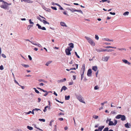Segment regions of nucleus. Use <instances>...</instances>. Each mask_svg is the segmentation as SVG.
I'll use <instances>...</instances> for the list:
<instances>
[{"label": "nucleus", "instance_id": "423d86ee", "mask_svg": "<svg viewBox=\"0 0 131 131\" xmlns=\"http://www.w3.org/2000/svg\"><path fill=\"white\" fill-rule=\"evenodd\" d=\"M37 89H38L40 90L41 91H43L44 92H45L46 93L43 95L44 96H46L48 94V93H49V92H47V91L45 90H43V89H41L40 88H38Z\"/></svg>", "mask_w": 131, "mask_h": 131}, {"label": "nucleus", "instance_id": "4be33fe9", "mask_svg": "<svg viewBox=\"0 0 131 131\" xmlns=\"http://www.w3.org/2000/svg\"><path fill=\"white\" fill-rule=\"evenodd\" d=\"M76 10V9H73V8H72L71 9H69V10L70 11H71V12H75Z\"/></svg>", "mask_w": 131, "mask_h": 131}, {"label": "nucleus", "instance_id": "4d7b16f0", "mask_svg": "<svg viewBox=\"0 0 131 131\" xmlns=\"http://www.w3.org/2000/svg\"><path fill=\"white\" fill-rule=\"evenodd\" d=\"M96 51L98 52H103V51H102V49H101V50H100L99 49H97L96 50Z\"/></svg>", "mask_w": 131, "mask_h": 131}, {"label": "nucleus", "instance_id": "de8ad7c7", "mask_svg": "<svg viewBox=\"0 0 131 131\" xmlns=\"http://www.w3.org/2000/svg\"><path fill=\"white\" fill-rule=\"evenodd\" d=\"M111 118H109V119H108L107 120H106V123H107V122L108 121H109V122H110V121H111Z\"/></svg>", "mask_w": 131, "mask_h": 131}, {"label": "nucleus", "instance_id": "20e7f679", "mask_svg": "<svg viewBox=\"0 0 131 131\" xmlns=\"http://www.w3.org/2000/svg\"><path fill=\"white\" fill-rule=\"evenodd\" d=\"M114 123L112 121H110L108 124V125L110 126L115 125L117 123V121L115 119L114 120Z\"/></svg>", "mask_w": 131, "mask_h": 131}, {"label": "nucleus", "instance_id": "9b49d317", "mask_svg": "<svg viewBox=\"0 0 131 131\" xmlns=\"http://www.w3.org/2000/svg\"><path fill=\"white\" fill-rule=\"evenodd\" d=\"M67 88L65 86H62L61 88V92L63 90H64L65 91L67 89Z\"/></svg>", "mask_w": 131, "mask_h": 131}, {"label": "nucleus", "instance_id": "7c9ffc66", "mask_svg": "<svg viewBox=\"0 0 131 131\" xmlns=\"http://www.w3.org/2000/svg\"><path fill=\"white\" fill-rule=\"evenodd\" d=\"M93 118H94L95 119H96L98 118V116L97 115H94L93 116Z\"/></svg>", "mask_w": 131, "mask_h": 131}, {"label": "nucleus", "instance_id": "2f4dec72", "mask_svg": "<svg viewBox=\"0 0 131 131\" xmlns=\"http://www.w3.org/2000/svg\"><path fill=\"white\" fill-rule=\"evenodd\" d=\"M82 68L83 69V71H84L85 68V64H83L82 66Z\"/></svg>", "mask_w": 131, "mask_h": 131}, {"label": "nucleus", "instance_id": "393cba45", "mask_svg": "<svg viewBox=\"0 0 131 131\" xmlns=\"http://www.w3.org/2000/svg\"><path fill=\"white\" fill-rule=\"evenodd\" d=\"M51 62H52V61H49L47 62L46 63V65L47 66H48L49 64H50V63H51Z\"/></svg>", "mask_w": 131, "mask_h": 131}, {"label": "nucleus", "instance_id": "f3484780", "mask_svg": "<svg viewBox=\"0 0 131 131\" xmlns=\"http://www.w3.org/2000/svg\"><path fill=\"white\" fill-rule=\"evenodd\" d=\"M109 58L108 57H105L104 58L103 61H107Z\"/></svg>", "mask_w": 131, "mask_h": 131}, {"label": "nucleus", "instance_id": "c85d7f7f", "mask_svg": "<svg viewBox=\"0 0 131 131\" xmlns=\"http://www.w3.org/2000/svg\"><path fill=\"white\" fill-rule=\"evenodd\" d=\"M39 82H45V83H47V82L46 81H45L44 80H43V79H40V80H39Z\"/></svg>", "mask_w": 131, "mask_h": 131}, {"label": "nucleus", "instance_id": "c9c22d12", "mask_svg": "<svg viewBox=\"0 0 131 131\" xmlns=\"http://www.w3.org/2000/svg\"><path fill=\"white\" fill-rule=\"evenodd\" d=\"M33 89H34V90H35V92H36V93H39V91H38V90H37L36 89V88H33Z\"/></svg>", "mask_w": 131, "mask_h": 131}, {"label": "nucleus", "instance_id": "6e6552de", "mask_svg": "<svg viewBox=\"0 0 131 131\" xmlns=\"http://www.w3.org/2000/svg\"><path fill=\"white\" fill-rule=\"evenodd\" d=\"M92 71L91 69L88 70L87 73V75L89 77H91V76Z\"/></svg>", "mask_w": 131, "mask_h": 131}, {"label": "nucleus", "instance_id": "680f3d73", "mask_svg": "<svg viewBox=\"0 0 131 131\" xmlns=\"http://www.w3.org/2000/svg\"><path fill=\"white\" fill-rule=\"evenodd\" d=\"M108 50H107V49H102V51H107L108 52Z\"/></svg>", "mask_w": 131, "mask_h": 131}, {"label": "nucleus", "instance_id": "09e8293b", "mask_svg": "<svg viewBox=\"0 0 131 131\" xmlns=\"http://www.w3.org/2000/svg\"><path fill=\"white\" fill-rule=\"evenodd\" d=\"M111 114H116V112L115 111H111Z\"/></svg>", "mask_w": 131, "mask_h": 131}, {"label": "nucleus", "instance_id": "412c9836", "mask_svg": "<svg viewBox=\"0 0 131 131\" xmlns=\"http://www.w3.org/2000/svg\"><path fill=\"white\" fill-rule=\"evenodd\" d=\"M84 71H83L82 72V73L81 74V80H82L83 78V74L84 73Z\"/></svg>", "mask_w": 131, "mask_h": 131}, {"label": "nucleus", "instance_id": "864d4df0", "mask_svg": "<svg viewBox=\"0 0 131 131\" xmlns=\"http://www.w3.org/2000/svg\"><path fill=\"white\" fill-rule=\"evenodd\" d=\"M28 57L30 60H32V58L30 56V55H29L28 56Z\"/></svg>", "mask_w": 131, "mask_h": 131}, {"label": "nucleus", "instance_id": "b1692460", "mask_svg": "<svg viewBox=\"0 0 131 131\" xmlns=\"http://www.w3.org/2000/svg\"><path fill=\"white\" fill-rule=\"evenodd\" d=\"M125 127L127 128H130V127L128 126V124L127 123L125 124Z\"/></svg>", "mask_w": 131, "mask_h": 131}, {"label": "nucleus", "instance_id": "3c124183", "mask_svg": "<svg viewBox=\"0 0 131 131\" xmlns=\"http://www.w3.org/2000/svg\"><path fill=\"white\" fill-rule=\"evenodd\" d=\"M2 57H3L4 58H6V57L5 56V55L4 54H2Z\"/></svg>", "mask_w": 131, "mask_h": 131}, {"label": "nucleus", "instance_id": "052dcab7", "mask_svg": "<svg viewBox=\"0 0 131 131\" xmlns=\"http://www.w3.org/2000/svg\"><path fill=\"white\" fill-rule=\"evenodd\" d=\"M34 127H35V128H37V129H39V130H42V129H40V128H37V127H36V125H35V126H34Z\"/></svg>", "mask_w": 131, "mask_h": 131}, {"label": "nucleus", "instance_id": "f03ea898", "mask_svg": "<svg viewBox=\"0 0 131 131\" xmlns=\"http://www.w3.org/2000/svg\"><path fill=\"white\" fill-rule=\"evenodd\" d=\"M4 3V4L2 5H1L0 7L1 8L5 9L7 8L8 5H10L11 4L10 3L8 4L5 2V3Z\"/></svg>", "mask_w": 131, "mask_h": 131}, {"label": "nucleus", "instance_id": "ea45409f", "mask_svg": "<svg viewBox=\"0 0 131 131\" xmlns=\"http://www.w3.org/2000/svg\"><path fill=\"white\" fill-rule=\"evenodd\" d=\"M75 55L76 56L79 58H80V57L78 55V54H77V52H75Z\"/></svg>", "mask_w": 131, "mask_h": 131}, {"label": "nucleus", "instance_id": "e2e57ef3", "mask_svg": "<svg viewBox=\"0 0 131 131\" xmlns=\"http://www.w3.org/2000/svg\"><path fill=\"white\" fill-rule=\"evenodd\" d=\"M73 80H75L76 79V77L75 75H73Z\"/></svg>", "mask_w": 131, "mask_h": 131}, {"label": "nucleus", "instance_id": "cd10ccee", "mask_svg": "<svg viewBox=\"0 0 131 131\" xmlns=\"http://www.w3.org/2000/svg\"><path fill=\"white\" fill-rule=\"evenodd\" d=\"M104 39L105 40L107 41H113V40L112 39L111 40H110L108 38H104Z\"/></svg>", "mask_w": 131, "mask_h": 131}, {"label": "nucleus", "instance_id": "473e14b6", "mask_svg": "<svg viewBox=\"0 0 131 131\" xmlns=\"http://www.w3.org/2000/svg\"><path fill=\"white\" fill-rule=\"evenodd\" d=\"M99 87L97 85H96L94 87V89L95 90L99 89Z\"/></svg>", "mask_w": 131, "mask_h": 131}, {"label": "nucleus", "instance_id": "603ef678", "mask_svg": "<svg viewBox=\"0 0 131 131\" xmlns=\"http://www.w3.org/2000/svg\"><path fill=\"white\" fill-rule=\"evenodd\" d=\"M57 129L56 126L55 125L54 126V129L53 131H57Z\"/></svg>", "mask_w": 131, "mask_h": 131}, {"label": "nucleus", "instance_id": "e433bc0d", "mask_svg": "<svg viewBox=\"0 0 131 131\" xmlns=\"http://www.w3.org/2000/svg\"><path fill=\"white\" fill-rule=\"evenodd\" d=\"M108 127L105 128L103 129V131H108Z\"/></svg>", "mask_w": 131, "mask_h": 131}, {"label": "nucleus", "instance_id": "49530a36", "mask_svg": "<svg viewBox=\"0 0 131 131\" xmlns=\"http://www.w3.org/2000/svg\"><path fill=\"white\" fill-rule=\"evenodd\" d=\"M4 69V68L3 66L2 65L0 66V69L1 70H2Z\"/></svg>", "mask_w": 131, "mask_h": 131}, {"label": "nucleus", "instance_id": "0e129e2a", "mask_svg": "<svg viewBox=\"0 0 131 131\" xmlns=\"http://www.w3.org/2000/svg\"><path fill=\"white\" fill-rule=\"evenodd\" d=\"M59 119L60 121H62L63 120V118H59Z\"/></svg>", "mask_w": 131, "mask_h": 131}, {"label": "nucleus", "instance_id": "aec40b11", "mask_svg": "<svg viewBox=\"0 0 131 131\" xmlns=\"http://www.w3.org/2000/svg\"><path fill=\"white\" fill-rule=\"evenodd\" d=\"M70 98V96L69 95L65 96V100H69Z\"/></svg>", "mask_w": 131, "mask_h": 131}, {"label": "nucleus", "instance_id": "c03bdc74", "mask_svg": "<svg viewBox=\"0 0 131 131\" xmlns=\"http://www.w3.org/2000/svg\"><path fill=\"white\" fill-rule=\"evenodd\" d=\"M51 8L53 9L56 10H57V9L56 7L51 6Z\"/></svg>", "mask_w": 131, "mask_h": 131}, {"label": "nucleus", "instance_id": "69168bd1", "mask_svg": "<svg viewBox=\"0 0 131 131\" xmlns=\"http://www.w3.org/2000/svg\"><path fill=\"white\" fill-rule=\"evenodd\" d=\"M53 94L55 95L56 96H57V94L54 91L53 93Z\"/></svg>", "mask_w": 131, "mask_h": 131}, {"label": "nucleus", "instance_id": "58836bf2", "mask_svg": "<svg viewBox=\"0 0 131 131\" xmlns=\"http://www.w3.org/2000/svg\"><path fill=\"white\" fill-rule=\"evenodd\" d=\"M40 110L41 111V110L39 109H38L37 108H36L34 109H33V111H38Z\"/></svg>", "mask_w": 131, "mask_h": 131}, {"label": "nucleus", "instance_id": "f704fd0d", "mask_svg": "<svg viewBox=\"0 0 131 131\" xmlns=\"http://www.w3.org/2000/svg\"><path fill=\"white\" fill-rule=\"evenodd\" d=\"M32 26H31V25H29L27 27V29H28V30H29L31 28H32Z\"/></svg>", "mask_w": 131, "mask_h": 131}, {"label": "nucleus", "instance_id": "4468645a", "mask_svg": "<svg viewBox=\"0 0 131 131\" xmlns=\"http://www.w3.org/2000/svg\"><path fill=\"white\" fill-rule=\"evenodd\" d=\"M121 120L122 121H125L126 119V117L124 115H122V116L121 117Z\"/></svg>", "mask_w": 131, "mask_h": 131}, {"label": "nucleus", "instance_id": "a211bd4d", "mask_svg": "<svg viewBox=\"0 0 131 131\" xmlns=\"http://www.w3.org/2000/svg\"><path fill=\"white\" fill-rule=\"evenodd\" d=\"M129 12L127 11L123 13V15L124 16L128 15H129Z\"/></svg>", "mask_w": 131, "mask_h": 131}, {"label": "nucleus", "instance_id": "0eeeda50", "mask_svg": "<svg viewBox=\"0 0 131 131\" xmlns=\"http://www.w3.org/2000/svg\"><path fill=\"white\" fill-rule=\"evenodd\" d=\"M36 26H38V28L39 29H42L43 30H46V28L45 27H42L41 26L38 24H36Z\"/></svg>", "mask_w": 131, "mask_h": 131}, {"label": "nucleus", "instance_id": "1a4fd4ad", "mask_svg": "<svg viewBox=\"0 0 131 131\" xmlns=\"http://www.w3.org/2000/svg\"><path fill=\"white\" fill-rule=\"evenodd\" d=\"M122 61L124 63H125L127 64L128 65L130 64V63L128 62L127 60H126L125 59H123L122 60Z\"/></svg>", "mask_w": 131, "mask_h": 131}, {"label": "nucleus", "instance_id": "13d9d810", "mask_svg": "<svg viewBox=\"0 0 131 131\" xmlns=\"http://www.w3.org/2000/svg\"><path fill=\"white\" fill-rule=\"evenodd\" d=\"M107 0H102V1H100V2H104L107 1Z\"/></svg>", "mask_w": 131, "mask_h": 131}, {"label": "nucleus", "instance_id": "79ce46f5", "mask_svg": "<svg viewBox=\"0 0 131 131\" xmlns=\"http://www.w3.org/2000/svg\"><path fill=\"white\" fill-rule=\"evenodd\" d=\"M30 113H31L32 114H33V110H32V112L31 111H29L28 112H27L26 113L27 114H30Z\"/></svg>", "mask_w": 131, "mask_h": 131}, {"label": "nucleus", "instance_id": "338daca9", "mask_svg": "<svg viewBox=\"0 0 131 131\" xmlns=\"http://www.w3.org/2000/svg\"><path fill=\"white\" fill-rule=\"evenodd\" d=\"M29 22L30 23V24H31L33 23V22L31 21V19H29Z\"/></svg>", "mask_w": 131, "mask_h": 131}, {"label": "nucleus", "instance_id": "774afa93", "mask_svg": "<svg viewBox=\"0 0 131 131\" xmlns=\"http://www.w3.org/2000/svg\"><path fill=\"white\" fill-rule=\"evenodd\" d=\"M41 99L40 98H38V102H40V101H41Z\"/></svg>", "mask_w": 131, "mask_h": 131}, {"label": "nucleus", "instance_id": "bb28decb", "mask_svg": "<svg viewBox=\"0 0 131 131\" xmlns=\"http://www.w3.org/2000/svg\"><path fill=\"white\" fill-rule=\"evenodd\" d=\"M27 128L28 129L30 130H32L33 129V128L32 127L30 126H27Z\"/></svg>", "mask_w": 131, "mask_h": 131}, {"label": "nucleus", "instance_id": "9d476101", "mask_svg": "<svg viewBox=\"0 0 131 131\" xmlns=\"http://www.w3.org/2000/svg\"><path fill=\"white\" fill-rule=\"evenodd\" d=\"M104 127V126H100L99 127L98 130L99 131H102Z\"/></svg>", "mask_w": 131, "mask_h": 131}, {"label": "nucleus", "instance_id": "f8f14e48", "mask_svg": "<svg viewBox=\"0 0 131 131\" xmlns=\"http://www.w3.org/2000/svg\"><path fill=\"white\" fill-rule=\"evenodd\" d=\"M92 69L94 71H96L97 69V66H93L92 67Z\"/></svg>", "mask_w": 131, "mask_h": 131}, {"label": "nucleus", "instance_id": "f257e3e1", "mask_svg": "<svg viewBox=\"0 0 131 131\" xmlns=\"http://www.w3.org/2000/svg\"><path fill=\"white\" fill-rule=\"evenodd\" d=\"M85 38L88 40L89 42L91 45L93 46H94L95 45V43L93 42L92 40L89 37L85 36Z\"/></svg>", "mask_w": 131, "mask_h": 131}, {"label": "nucleus", "instance_id": "37998d69", "mask_svg": "<svg viewBox=\"0 0 131 131\" xmlns=\"http://www.w3.org/2000/svg\"><path fill=\"white\" fill-rule=\"evenodd\" d=\"M95 39L97 40H98L99 39V37L98 36L96 35H95Z\"/></svg>", "mask_w": 131, "mask_h": 131}, {"label": "nucleus", "instance_id": "c756f323", "mask_svg": "<svg viewBox=\"0 0 131 131\" xmlns=\"http://www.w3.org/2000/svg\"><path fill=\"white\" fill-rule=\"evenodd\" d=\"M118 50H125V51H126V49L124 48H118Z\"/></svg>", "mask_w": 131, "mask_h": 131}, {"label": "nucleus", "instance_id": "2eb2a0df", "mask_svg": "<svg viewBox=\"0 0 131 131\" xmlns=\"http://www.w3.org/2000/svg\"><path fill=\"white\" fill-rule=\"evenodd\" d=\"M42 22L44 24H47L48 25L49 24V23L47 22V21L45 20L44 19H43L42 21Z\"/></svg>", "mask_w": 131, "mask_h": 131}, {"label": "nucleus", "instance_id": "72a5a7b5", "mask_svg": "<svg viewBox=\"0 0 131 131\" xmlns=\"http://www.w3.org/2000/svg\"><path fill=\"white\" fill-rule=\"evenodd\" d=\"M75 11H76V12H80V13H81L82 14L83 13L82 12L81 10H77V9H76Z\"/></svg>", "mask_w": 131, "mask_h": 131}, {"label": "nucleus", "instance_id": "4c0bfd02", "mask_svg": "<svg viewBox=\"0 0 131 131\" xmlns=\"http://www.w3.org/2000/svg\"><path fill=\"white\" fill-rule=\"evenodd\" d=\"M39 120L40 121H42L43 122H45V119H39Z\"/></svg>", "mask_w": 131, "mask_h": 131}, {"label": "nucleus", "instance_id": "7ed1b4c3", "mask_svg": "<svg viewBox=\"0 0 131 131\" xmlns=\"http://www.w3.org/2000/svg\"><path fill=\"white\" fill-rule=\"evenodd\" d=\"M77 99L81 102L85 104V102L84 101L81 95H78L76 96Z\"/></svg>", "mask_w": 131, "mask_h": 131}, {"label": "nucleus", "instance_id": "6e6d98bb", "mask_svg": "<svg viewBox=\"0 0 131 131\" xmlns=\"http://www.w3.org/2000/svg\"><path fill=\"white\" fill-rule=\"evenodd\" d=\"M64 115V114L63 113L60 112L59 114V115Z\"/></svg>", "mask_w": 131, "mask_h": 131}, {"label": "nucleus", "instance_id": "5701e85b", "mask_svg": "<svg viewBox=\"0 0 131 131\" xmlns=\"http://www.w3.org/2000/svg\"><path fill=\"white\" fill-rule=\"evenodd\" d=\"M21 65L23 67L26 68H28L29 67V66L28 65L25 64H22Z\"/></svg>", "mask_w": 131, "mask_h": 131}, {"label": "nucleus", "instance_id": "dca6fc26", "mask_svg": "<svg viewBox=\"0 0 131 131\" xmlns=\"http://www.w3.org/2000/svg\"><path fill=\"white\" fill-rule=\"evenodd\" d=\"M122 116V115H118L116 116V119H119L121 118V117Z\"/></svg>", "mask_w": 131, "mask_h": 131}, {"label": "nucleus", "instance_id": "39448f33", "mask_svg": "<svg viewBox=\"0 0 131 131\" xmlns=\"http://www.w3.org/2000/svg\"><path fill=\"white\" fill-rule=\"evenodd\" d=\"M72 50L71 49H70L69 48L66 49L65 50V52L66 54L69 56L71 54L70 51Z\"/></svg>", "mask_w": 131, "mask_h": 131}, {"label": "nucleus", "instance_id": "5fc2aeb1", "mask_svg": "<svg viewBox=\"0 0 131 131\" xmlns=\"http://www.w3.org/2000/svg\"><path fill=\"white\" fill-rule=\"evenodd\" d=\"M14 81L15 83H17L20 86V85L19 84V83L17 82V81L16 80H14Z\"/></svg>", "mask_w": 131, "mask_h": 131}, {"label": "nucleus", "instance_id": "bf43d9fd", "mask_svg": "<svg viewBox=\"0 0 131 131\" xmlns=\"http://www.w3.org/2000/svg\"><path fill=\"white\" fill-rule=\"evenodd\" d=\"M113 104H114L113 103H112L111 104V107H115V106L112 105Z\"/></svg>", "mask_w": 131, "mask_h": 131}, {"label": "nucleus", "instance_id": "6ab92c4d", "mask_svg": "<svg viewBox=\"0 0 131 131\" xmlns=\"http://www.w3.org/2000/svg\"><path fill=\"white\" fill-rule=\"evenodd\" d=\"M69 45L72 48H73L74 47V45L73 43H69Z\"/></svg>", "mask_w": 131, "mask_h": 131}, {"label": "nucleus", "instance_id": "a19ab883", "mask_svg": "<svg viewBox=\"0 0 131 131\" xmlns=\"http://www.w3.org/2000/svg\"><path fill=\"white\" fill-rule=\"evenodd\" d=\"M54 121V120H52L50 122V124H49V125L51 126L52 125V122H53Z\"/></svg>", "mask_w": 131, "mask_h": 131}, {"label": "nucleus", "instance_id": "a878e982", "mask_svg": "<svg viewBox=\"0 0 131 131\" xmlns=\"http://www.w3.org/2000/svg\"><path fill=\"white\" fill-rule=\"evenodd\" d=\"M105 48H115V49L116 48V47H111V46H106V47H105Z\"/></svg>", "mask_w": 131, "mask_h": 131}, {"label": "nucleus", "instance_id": "ddd939ff", "mask_svg": "<svg viewBox=\"0 0 131 131\" xmlns=\"http://www.w3.org/2000/svg\"><path fill=\"white\" fill-rule=\"evenodd\" d=\"M61 25L63 26L67 27V26L66 25L65 23L63 22H61L60 23Z\"/></svg>", "mask_w": 131, "mask_h": 131}, {"label": "nucleus", "instance_id": "8fccbe9b", "mask_svg": "<svg viewBox=\"0 0 131 131\" xmlns=\"http://www.w3.org/2000/svg\"><path fill=\"white\" fill-rule=\"evenodd\" d=\"M110 14L111 15H115V13H112V12H110Z\"/></svg>", "mask_w": 131, "mask_h": 131}, {"label": "nucleus", "instance_id": "a18cd8bd", "mask_svg": "<svg viewBox=\"0 0 131 131\" xmlns=\"http://www.w3.org/2000/svg\"><path fill=\"white\" fill-rule=\"evenodd\" d=\"M48 102L49 105V109L51 106L50 102V101H48Z\"/></svg>", "mask_w": 131, "mask_h": 131}]
</instances>
